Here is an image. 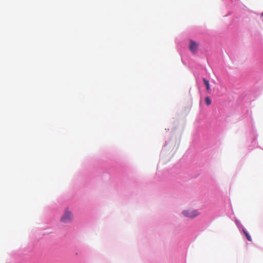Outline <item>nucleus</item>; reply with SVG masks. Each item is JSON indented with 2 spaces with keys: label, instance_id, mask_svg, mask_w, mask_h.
<instances>
[{
  "label": "nucleus",
  "instance_id": "obj_1",
  "mask_svg": "<svg viewBox=\"0 0 263 263\" xmlns=\"http://www.w3.org/2000/svg\"><path fill=\"white\" fill-rule=\"evenodd\" d=\"M72 214L68 209H66L61 217V221L64 223H68L72 220Z\"/></svg>",
  "mask_w": 263,
  "mask_h": 263
},
{
  "label": "nucleus",
  "instance_id": "obj_2",
  "mask_svg": "<svg viewBox=\"0 0 263 263\" xmlns=\"http://www.w3.org/2000/svg\"><path fill=\"white\" fill-rule=\"evenodd\" d=\"M182 214L186 217L193 218L199 215L197 210L189 209L183 211Z\"/></svg>",
  "mask_w": 263,
  "mask_h": 263
},
{
  "label": "nucleus",
  "instance_id": "obj_3",
  "mask_svg": "<svg viewBox=\"0 0 263 263\" xmlns=\"http://www.w3.org/2000/svg\"><path fill=\"white\" fill-rule=\"evenodd\" d=\"M190 50L193 53H195L198 50V44L195 41L191 40L189 42V45Z\"/></svg>",
  "mask_w": 263,
  "mask_h": 263
},
{
  "label": "nucleus",
  "instance_id": "obj_4",
  "mask_svg": "<svg viewBox=\"0 0 263 263\" xmlns=\"http://www.w3.org/2000/svg\"><path fill=\"white\" fill-rule=\"evenodd\" d=\"M203 81L206 86V91H208L210 89V85L209 81L205 78L203 79Z\"/></svg>",
  "mask_w": 263,
  "mask_h": 263
},
{
  "label": "nucleus",
  "instance_id": "obj_5",
  "mask_svg": "<svg viewBox=\"0 0 263 263\" xmlns=\"http://www.w3.org/2000/svg\"><path fill=\"white\" fill-rule=\"evenodd\" d=\"M243 232L245 234V235H246L247 239L249 241H252V238H251L250 235H249V234L247 232V231L245 230H243Z\"/></svg>",
  "mask_w": 263,
  "mask_h": 263
},
{
  "label": "nucleus",
  "instance_id": "obj_6",
  "mask_svg": "<svg viewBox=\"0 0 263 263\" xmlns=\"http://www.w3.org/2000/svg\"><path fill=\"white\" fill-rule=\"evenodd\" d=\"M205 102L207 105H210L211 104V101L209 97H206L205 98Z\"/></svg>",
  "mask_w": 263,
  "mask_h": 263
},
{
  "label": "nucleus",
  "instance_id": "obj_7",
  "mask_svg": "<svg viewBox=\"0 0 263 263\" xmlns=\"http://www.w3.org/2000/svg\"><path fill=\"white\" fill-rule=\"evenodd\" d=\"M262 15L263 16V12H262Z\"/></svg>",
  "mask_w": 263,
  "mask_h": 263
}]
</instances>
